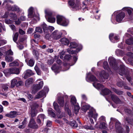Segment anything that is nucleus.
Here are the masks:
<instances>
[{
    "mask_svg": "<svg viewBox=\"0 0 133 133\" xmlns=\"http://www.w3.org/2000/svg\"><path fill=\"white\" fill-rule=\"evenodd\" d=\"M100 81L104 82L105 79H107L109 78L108 74L104 71H102L100 74Z\"/></svg>",
    "mask_w": 133,
    "mask_h": 133,
    "instance_id": "nucleus-12",
    "label": "nucleus"
},
{
    "mask_svg": "<svg viewBox=\"0 0 133 133\" xmlns=\"http://www.w3.org/2000/svg\"><path fill=\"white\" fill-rule=\"evenodd\" d=\"M20 79L17 82V84H16V86L17 87L22 85L23 84V82L22 81H19Z\"/></svg>",
    "mask_w": 133,
    "mask_h": 133,
    "instance_id": "nucleus-55",
    "label": "nucleus"
},
{
    "mask_svg": "<svg viewBox=\"0 0 133 133\" xmlns=\"http://www.w3.org/2000/svg\"><path fill=\"white\" fill-rule=\"evenodd\" d=\"M115 127L116 131L118 133H129V127L128 126L126 127V131H124L123 129L121 127V123L118 121H116Z\"/></svg>",
    "mask_w": 133,
    "mask_h": 133,
    "instance_id": "nucleus-5",
    "label": "nucleus"
},
{
    "mask_svg": "<svg viewBox=\"0 0 133 133\" xmlns=\"http://www.w3.org/2000/svg\"><path fill=\"white\" fill-rule=\"evenodd\" d=\"M100 128H103L104 129H106L107 128V125L105 122L101 123L99 127Z\"/></svg>",
    "mask_w": 133,
    "mask_h": 133,
    "instance_id": "nucleus-38",
    "label": "nucleus"
},
{
    "mask_svg": "<svg viewBox=\"0 0 133 133\" xmlns=\"http://www.w3.org/2000/svg\"><path fill=\"white\" fill-rule=\"evenodd\" d=\"M10 16L11 18V19L14 20H16L17 17L16 15L14 13H11L10 14Z\"/></svg>",
    "mask_w": 133,
    "mask_h": 133,
    "instance_id": "nucleus-45",
    "label": "nucleus"
},
{
    "mask_svg": "<svg viewBox=\"0 0 133 133\" xmlns=\"http://www.w3.org/2000/svg\"><path fill=\"white\" fill-rule=\"evenodd\" d=\"M126 43L128 44H133V38L131 37L129 39L126 40Z\"/></svg>",
    "mask_w": 133,
    "mask_h": 133,
    "instance_id": "nucleus-44",
    "label": "nucleus"
},
{
    "mask_svg": "<svg viewBox=\"0 0 133 133\" xmlns=\"http://www.w3.org/2000/svg\"><path fill=\"white\" fill-rule=\"evenodd\" d=\"M7 43V41L5 40H0V44L1 46V45H4Z\"/></svg>",
    "mask_w": 133,
    "mask_h": 133,
    "instance_id": "nucleus-63",
    "label": "nucleus"
},
{
    "mask_svg": "<svg viewBox=\"0 0 133 133\" xmlns=\"http://www.w3.org/2000/svg\"><path fill=\"white\" fill-rule=\"evenodd\" d=\"M104 68L107 70L108 71L110 70V68L108 66V64L107 61H104L103 64V65Z\"/></svg>",
    "mask_w": 133,
    "mask_h": 133,
    "instance_id": "nucleus-42",
    "label": "nucleus"
},
{
    "mask_svg": "<svg viewBox=\"0 0 133 133\" xmlns=\"http://www.w3.org/2000/svg\"><path fill=\"white\" fill-rule=\"evenodd\" d=\"M26 96L30 100H31V99L33 98V96L31 94L29 93L27 94Z\"/></svg>",
    "mask_w": 133,
    "mask_h": 133,
    "instance_id": "nucleus-61",
    "label": "nucleus"
},
{
    "mask_svg": "<svg viewBox=\"0 0 133 133\" xmlns=\"http://www.w3.org/2000/svg\"><path fill=\"white\" fill-rule=\"evenodd\" d=\"M8 9L9 10H12L14 11H16L18 12L20 11L19 8L18 6L15 5H14L12 6H10Z\"/></svg>",
    "mask_w": 133,
    "mask_h": 133,
    "instance_id": "nucleus-27",
    "label": "nucleus"
},
{
    "mask_svg": "<svg viewBox=\"0 0 133 133\" xmlns=\"http://www.w3.org/2000/svg\"><path fill=\"white\" fill-rule=\"evenodd\" d=\"M12 2V1L10 0H4V2L3 3V4L4 5H5L9 9V7L11 6L9 5V6H8V5L9 4V3H11Z\"/></svg>",
    "mask_w": 133,
    "mask_h": 133,
    "instance_id": "nucleus-39",
    "label": "nucleus"
},
{
    "mask_svg": "<svg viewBox=\"0 0 133 133\" xmlns=\"http://www.w3.org/2000/svg\"><path fill=\"white\" fill-rule=\"evenodd\" d=\"M70 102L71 104L73 105L78 103L77 102V100L75 97L74 96H72V97L71 99Z\"/></svg>",
    "mask_w": 133,
    "mask_h": 133,
    "instance_id": "nucleus-31",
    "label": "nucleus"
},
{
    "mask_svg": "<svg viewBox=\"0 0 133 133\" xmlns=\"http://www.w3.org/2000/svg\"><path fill=\"white\" fill-rule=\"evenodd\" d=\"M31 44L32 46L35 45L37 46L38 45L37 42L34 39H32L31 41Z\"/></svg>",
    "mask_w": 133,
    "mask_h": 133,
    "instance_id": "nucleus-58",
    "label": "nucleus"
},
{
    "mask_svg": "<svg viewBox=\"0 0 133 133\" xmlns=\"http://www.w3.org/2000/svg\"><path fill=\"white\" fill-rule=\"evenodd\" d=\"M112 90L117 95H122L123 93V91H121L117 89L114 88H112Z\"/></svg>",
    "mask_w": 133,
    "mask_h": 133,
    "instance_id": "nucleus-36",
    "label": "nucleus"
},
{
    "mask_svg": "<svg viewBox=\"0 0 133 133\" xmlns=\"http://www.w3.org/2000/svg\"><path fill=\"white\" fill-rule=\"evenodd\" d=\"M49 91L48 88L47 87H45L44 88V90L41 91L38 93L37 95L36 96L35 99H39L45 96V93L48 92Z\"/></svg>",
    "mask_w": 133,
    "mask_h": 133,
    "instance_id": "nucleus-8",
    "label": "nucleus"
},
{
    "mask_svg": "<svg viewBox=\"0 0 133 133\" xmlns=\"http://www.w3.org/2000/svg\"><path fill=\"white\" fill-rule=\"evenodd\" d=\"M61 94L59 93L58 95V103L61 107H63L64 105V98H66V100H68V96L66 95H65L64 97L61 96Z\"/></svg>",
    "mask_w": 133,
    "mask_h": 133,
    "instance_id": "nucleus-9",
    "label": "nucleus"
},
{
    "mask_svg": "<svg viewBox=\"0 0 133 133\" xmlns=\"http://www.w3.org/2000/svg\"><path fill=\"white\" fill-rule=\"evenodd\" d=\"M124 83V82L123 81H120L117 83V85L118 87L122 88L123 87Z\"/></svg>",
    "mask_w": 133,
    "mask_h": 133,
    "instance_id": "nucleus-49",
    "label": "nucleus"
},
{
    "mask_svg": "<svg viewBox=\"0 0 133 133\" xmlns=\"http://www.w3.org/2000/svg\"><path fill=\"white\" fill-rule=\"evenodd\" d=\"M125 16V13L124 12H122L118 14L116 17L117 21L118 22H121Z\"/></svg>",
    "mask_w": 133,
    "mask_h": 133,
    "instance_id": "nucleus-14",
    "label": "nucleus"
},
{
    "mask_svg": "<svg viewBox=\"0 0 133 133\" xmlns=\"http://www.w3.org/2000/svg\"><path fill=\"white\" fill-rule=\"evenodd\" d=\"M17 112L16 111H11L9 114H6L5 116L6 117L13 118L16 117L17 115Z\"/></svg>",
    "mask_w": 133,
    "mask_h": 133,
    "instance_id": "nucleus-19",
    "label": "nucleus"
},
{
    "mask_svg": "<svg viewBox=\"0 0 133 133\" xmlns=\"http://www.w3.org/2000/svg\"><path fill=\"white\" fill-rule=\"evenodd\" d=\"M70 125L74 127H77V124L75 121L71 122L70 123Z\"/></svg>",
    "mask_w": 133,
    "mask_h": 133,
    "instance_id": "nucleus-56",
    "label": "nucleus"
},
{
    "mask_svg": "<svg viewBox=\"0 0 133 133\" xmlns=\"http://www.w3.org/2000/svg\"><path fill=\"white\" fill-rule=\"evenodd\" d=\"M55 72H58L59 67L57 66L56 65H54L51 68Z\"/></svg>",
    "mask_w": 133,
    "mask_h": 133,
    "instance_id": "nucleus-43",
    "label": "nucleus"
},
{
    "mask_svg": "<svg viewBox=\"0 0 133 133\" xmlns=\"http://www.w3.org/2000/svg\"><path fill=\"white\" fill-rule=\"evenodd\" d=\"M90 121L91 122V124L90 125H85L83 127L85 129H90V130H94V128L92 127V125H93L94 124V122L93 120L91 118L90 119Z\"/></svg>",
    "mask_w": 133,
    "mask_h": 133,
    "instance_id": "nucleus-23",
    "label": "nucleus"
},
{
    "mask_svg": "<svg viewBox=\"0 0 133 133\" xmlns=\"http://www.w3.org/2000/svg\"><path fill=\"white\" fill-rule=\"evenodd\" d=\"M34 75V73L30 69L27 70L26 71V72L24 76L25 78H26L28 77Z\"/></svg>",
    "mask_w": 133,
    "mask_h": 133,
    "instance_id": "nucleus-24",
    "label": "nucleus"
},
{
    "mask_svg": "<svg viewBox=\"0 0 133 133\" xmlns=\"http://www.w3.org/2000/svg\"><path fill=\"white\" fill-rule=\"evenodd\" d=\"M69 5L72 8L74 11L80 9L81 8V4L79 1H76L75 2V0H69L68 2Z\"/></svg>",
    "mask_w": 133,
    "mask_h": 133,
    "instance_id": "nucleus-4",
    "label": "nucleus"
},
{
    "mask_svg": "<svg viewBox=\"0 0 133 133\" xmlns=\"http://www.w3.org/2000/svg\"><path fill=\"white\" fill-rule=\"evenodd\" d=\"M45 17L49 22L53 23L55 21V18L54 17L55 13L51 10L48 9L45 11Z\"/></svg>",
    "mask_w": 133,
    "mask_h": 133,
    "instance_id": "nucleus-3",
    "label": "nucleus"
},
{
    "mask_svg": "<svg viewBox=\"0 0 133 133\" xmlns=\"http://www.w3.org/2000/svg\"><path fill=\"white\" fill-rule=\"evenodd\" d=\"M84 102H81L82 109L84 112H85L90 108V106L89 105L86 104H84Z\"/></svg>",
    "mask_w": 133,
    "mask_h": 133,
    "instance_id": "nucleus-22",
    "label": "nucleus"
},
{
    "mask_svg": "<svg viewBox=\"0 0 133 133\" xmlns=\"http://www.w3.org/2000/svg\"><path fill=\"white\" fill-rule=\"evenodd\" d=\"M124 89L127 90H131V88L130 87H128L127 85V84L124 83V84L123 85V87Z\"/></svg>",
    "mask_w": 133,
    "mask_h": 133,
    "instance_id": "nucleus-59",
    "label": "nucleus"
},
{
    "mask_svg": "<svg viewBox=\"0 0 133 133\" xmlns=\"http://www.w3.org/2000/svg\"><path fill=\"white\" fill-rule=\"evenodd\" d=\"M45 32H44L45 34V39H49L50 38V33L49 31H46Z\"/></svg>",
    "mask_w": 133,
    "mask_h": 133,
    "instance_id": "nucleus-48",
    "label": "nucleus"
},
{
    "mask_svg": "<svg viewBox=\"0 0 133 133\" xmlns=\"http://www.w3.org/2000/svg\"><path fill=\"white\" fill-rule=\"evenodd\" d=\"M88 115L89 117L93 118L96 120L98 116V114L96 112L95 110L92 109L89 112Z\"/></svg>",
    "mask_w": 133,
    "mask_h": 133,
    "instance_id": "nucleus-16",
    "label": "nucleus"
},
{
    "mask_svg": "<svg viewBox=\"0 0 133 133\" xmlns=\"http://www.w3.org/2000/svg\"><path fill=\"white\" fill-rule=\"evenodd\" d=\"M124 111L126 113L128 114H131L132 112V111L130 109L127 108L125 109Z\"/></svg>",
    "mask_w": 133,
    "mask_h": 133,
    "instance_id": "nucleus-62",
    "label": "nucleus"
},
{
    "mask_svg": "<svg viewBox=\"0 0 133 133\" xmlns=\"http://www.w3.org/2000/svg\"><path fill=\"white\" fill-rule=\"evenodd\" d=\"M59 41L62 44L65 45H68L69 43V40L65 38L61 39Z\"/></svg>",
    "mask_w": 133,
    "mask_h": 133,
    "instance_id": "nucleus-25",
    "label": "nucleus"
},
{
    "mask_svg": "<svg viewBox=\"0 0 133 133\" xmlns=\"http://www.w3.org/2000/svg\"><path fill=\"white\" fill-rule=\"evenodd\" d=\"M62 33H64V34H66V32L64 30H62L61 31L56 30L52 33L51 36L54 39L58 40L61 37Z\"/></svg>",
    "mask_w": 133,
    "mask_h": 133,
    "instance_id": "nucleus-6",
    "label": "nucleus"
},
{
    "mask_svg": "<svg viewBox=\"0 0 133 133\" xmlns=\"http://www.w3.org/2000/svg\"><path fill=\"white\" fill-rule=\"evenodd\" d=\"M42 27L43 29L44 32H45L47 31H49L48 27L45 23H43L42 25Z\"/></svg>",
    "mask_w": 133,
    "mask_h": 133,
    "instance_id": "nucleus-41",
    "label": "nucleus"
},
{
    "mask_svg": "<svg viewBox=\"0 0 133 133\" xmlns=\"http://www.w3.org/2000/svg\"><path fill=\"white\" fill-rule=\"evenodd\" d=\"M127 55L130 58L132 59L130 60L129 61L132 64H133V53L131 52H128L127 54Z\"/></svg>",
    "mask_w": 133,
    "mask_h": 133,
    "instance_id": "nucleus-35",
    "label": "nucleus"
},
{
    "mask_svg": "<svg viewBox=\"0 0 133 133\" xmlns=\"http://www.w3.org/2000/svg\"><path fill=\"white\" fill-rule=\"evenodd\" d=\"M114 35L113 34L111 33L109 35V38L111 41L113 43H116L119 40V38L117 36H115L114 37V41L113 40L112 38L114 36Z\"/></svg>",
    "mask_w": 133,
    "mask_h": 133,
    "instance_id": "nucleus-20",
    "label": "nucleus"
},
{
    "mask_svg": "<svg viewBox=\"0 0 133 133\" xmlns=\"http://www.w3.org/2000/svg\"><path fill=\"white\" fill-rule=\"evenodd\" d=\"M57 22L58 24L63 26H66L68 23V21L65 18L59 15L57 16Z\"/></svg>",
    "mask_w": 133,
    "mask_h": 133,
    "instance_id": "nucleus-7",
    "label": "nucleus"
},
{
    "mask_svg": "<svg viewBox=\"0 0 133 133\" xmlns=\"http://www.w3.org/2000/svg\"><path fill=\"white\" fill-rule=\"evenodd\" d=\"M53 106L57 112V116L58 118H61L63 117V115H62L63 113H62L61 115H59L60 114L61 111L59 109V106L55 102H54L53 103Z\"/></svg>",
    "mask_w": 133,
    "mask_h": 133,
    "instance_id": "nucleus-13",
    "label": "nucleus"
},
{
    "mask_svg": "<svg viewBox=\"0 0 133 133\" xmlns=\"http://www.w3.org/2000/svg\"><path fill=\"white\" fill-rule=\"evenodd\" d=\"M125 120L128 124L131 125H133V118H131L129 117H128L126 118Z\"/></svg>",
    "mask_w": 133,
    "mask_h": 133,
    "instance_id": "nucleus-37",
    "label": "nucleus"
},
{
    "mask_svg": "<svg viewBox=\"0 0 133 133\" xmlns=\"http://www.w3.org/2000/svg\"><path fill=\"white\" fill-rule=\"evenodd\" d=\"M54 62V59H49L48 61V63L49 65H51Z\"/></svg>",
    "mask_w": 133,
    "mask_h": 133,
    "instance_id": "nucleus-64",
    "label": "nucleus"
},
{
    "mask_svg": "<svg viewBox=\"0 0 133 133\" xmlns=\"http://www.w3.org/2000/svg\"><path fill=\"white\" fill-rule=\"evenodd\" d=\"M33 10V8L32 7H31L28 10L29 17H34V19L36 21L39 20V15L37 14L34 16Z\"/></svg>",
    "mask_w": 133,
    "mask_h": 133,
    "instance_id": "nucleus-10",
    "label": "nucleus"
},
{
    "mask_svg": "<svg viewBox=\"0 0 133 133\" xmlns=\"http://www.w3.org/2000/svg\"><path fill=\"white\" fill-rule=\"evenodd\" d=\"M35 31L40 33H42L43 32L42 29L39 27H37L36 28Z\"/></svg>",
    "mask_w": 133,
    "mask_h": 133,
    "instance_id": "nucleus-53",
    "label": "nucleus"
},
{
    "mask_svg": "<svg viewBox=\"0 0 133 133\" xmlns=\"http://www.w3.org/2000/svg\"><path fill=\"white\" fill-rule=\"evenodd\" d=\"M86 79L88 82L91 81L94 82L93 84V85L98 90L102 89L104 88V86L102 85L97 82L99 81L90 72L87 74Z\"/></svg>",
    "mask_w": 133,
    "mask_h": 133,
    "instance_id": "nucleus-2",
    "label": "nucleus"
},
{
    "mask_svg": "<svg viewBox=\"0 0 133 133\" xmlns=\"http://www.w3.org/2000/svg\"><path fill=\"white\" fill-rule=\"evenodd\" d=\"M20 79L19 77H17L14 78L11 81V88L14 87L16 85V84L18 81Z\"/></svg>",
    "mask_w": 133,
    "mask_h": 133,
    "instance_id": "nucleus-21",
    "label": "nucleus"
},
{
    "mask_svg": "<svg viewBox=\"0 0 133 133\" xmlns=\"http://www.w3.org/2000/svg\"><path fill=\"white\" fill-rule=\"evenodd\" d=\"M12 72L11 68L5 70L3 71V72L5 74V75L6 77H8L11 74H12Z\"/></svg>",
    "mask_w": 133,
    "mask_h": 133,
    "instance_id": "nucleus-26",
    "label": "nucleus"
},
{
    "mask_svg": "<svg viewBox=\"0 0 133 133\" xmlns=\"http://www.w3.org/2000/svg\"><path fill=\"white\" fill-rule=\"evenodd\" d=\"M102 92L105 95L111 94V92L110 90L107 88H105L102 90Z\"/></svg>",
    "mask_w": 133,
    "mask_h": 133,
    "instance_id": "nucleus-34",
    "label": "nucleus"
},
{
    "mask_svg": "<svg viewBox=\"0 0 133 133\" xmlns=\"http://www.w3.org/2000/svg\"><path fill=\"white\" fill-rule=\"evenodd\" d=\"M67 103H66L65 104V111L68 112L69 116L71 117V112L70 110L69 109L68 107H67Z\"/></svg>",
    "mask_w": 133,
    "mask_h": 133,
    "instance_id": "nucleus-40",
    "label": "nucleus"
},
{
    "mask_svg": "<svg viewBox=\"0 0 133 133\" xmlns=\"http://www.w3.org/2000/svg\"><path fill=\"white\" fill-rule=\"evenodd\" d=\"M12 74H18L19 73V69L16 68H11Z\"/></svg>",
    "mask_w": 133,
    "mask_h": 133,
    "instance_id": "nucleus-32",
    "label": "nucleus"
},
{
    "mask_svg": "<svg viewBox=\"0 0 133 133\" xmlns=\"http://www.w3.org/2000/svg\"><path fill=\"white\" fill-rule=\"evenodd\" d=\"M28 127L33 129H37L38 128V125L35 122L33 118H31L28 125Z\"/></svg>",
    "mask_w": 133,
    "mask_h": 133,
    "instance_id": "nucleus-11",
    "label": "nucleus"
},
{
    "mask_svg": "<svg viewBox=\"0 0 133 133\" xmlns=\"http://www.w3.org/2000/svg\"><path fill=\"white\" fill-rule=\"evenodd\" d=\"M77 46V44L75 42H72L70 43V48H75Z\"/></svg>",
    "mask_w": 133,
    "mask_h": 133,
    "instance_id": "nucleus-47",
    "label": "nucleus"
},
{
    "mask_svg": "<svg viewBox=\"0 0 133 133\" xmlns=\"http://www.w3.org/2000/svg\"><path fill=\"white\" fill-rule=\"evenodd\" d=\"M2 88L4 91H7L8 89V86L5 84L3 85L2 86Z\"/></svg>",
    "mask_w": 133,
    "mask_h": 133,
    "instance_id": "nucleus-60",
    "label": "nucleus"
},
{
    "mask_svg": "<svg viewBox=\"0 0 133 133\" xmlns=\"http://www.w3.org/2000/svg\"><path fill=\"white\" fill-rule=\"evenodd\" d=\"M43 81H41L39 84L35 85L34 87L33 91L36 92L37 90L41 88L43 86Z\"/></svg>",
    "mask_w": 133,
    "mask_h": 133,
    "instance_id": "nucleus-17",
    "label": "nucleus"
},
{
    "mask_svg": "<svg viewBox=\"0 0 133 133\" xmlns=\"http://www.w3.org/2000/svg\"><path fill=\"white\" fill-rule=\"evenodd\" d=\"M19 64L16 61H14L12 62H11L10 63L9 66H17Z\"/></svg>",
    "mask_w": 133,
    "mask_h": 133,
    "instance_id": "nucleus-52",
    "label": "nucleus"
},
{
    "mask_svg": "<svg viewBox=\"0 0 133 133\" xmlns=\"http://www.w3.org/2000/svg\"><path fill=\"white\" fill-rule=\"evenodd\" d=\"M111 98L112 101L117 104H121L122 103V101L118 97L114 95H111Z\"/></svg>",
    "mask_w": 133,
    "mask_h": 133,
    "instance_id": "nucleus-15",
    "label": "nucleus"
},
{
    "mask_svg": "<svg viewBox=\"0 0 133 133\" xmlns=\"http://www.w3.org/2000/svg\"><path fill=\"white\" fill-rule=\"evenodd\" d=\"M35 63V61L33 59H31L29 61L28 63V65L30 66H32Z\"/></svg>",
    "mask_w": 133,
    "mask_h": 133,
    "instance_id": "nucleus-46",
    "label": "nucleus"
},
{
    "mask_svg": "<svg viewBox=\"0 0 133 133\" xmlns=\"http://www.w3.org/2000/svg\"><path fill=\"white\" fill-rule=\"evenodd\" d=\"M73 105L74 106V110L75 112H77L78 111L79 109V107L78 105V103L75 105Z\"/></svg>",
    "mask_w": 133,
    "mask_h": 133,
    "instance_id": "nucleus-50",
    "label": "nucleus"
},
{
    "mask_svg": "<svg viewBox=\"0 0 133 133\" xmlns=\"http://www.w3.org/2000/svg\"><path fill=\"white\" fill-rule=\"evenodd\" d=\"M49 114L51 117H55L56 116L55 114L53 111V109L51 108H50L48 110Z\"/></svg>",
    "mask_w": 133,
    "mask_h": 133,
    "instance_id": "nucleus-29",
    "label": "nucleus"
},
{
    "mask_svg": "<svg viewBox=\"0 0 133 133\" xmlns=\"http://www.w3.org/2000/svg\"><path fill=\"white\" fill-rule=\"evenodd\" d=\"M18 36V34L17 32H16L14 34V36L13 37V40L15 42L17 41Z\"/></svg>",
    "mask_w": 133,
    "mask_h": 133,
    "instance_id": "nucleus-51",
    "label": "nucleus"
},
{
    "mask_svg": "<svg viewBox=\"0 0 133 133\" xmlns=\"http://www.w3.org/2000/svg\"><path fill=\"white\" fill-rule=\"evenodd\" d=\"M108 62L110 65L112 66L114 69L116 70L118 73L122 76H125L128 81L131 83V85H133V77L130 76L129 74V71L127 68L124 64L121 63L120 65V68L119 71L117 70L118 66L116 64V60L113 58L110 57L108 59Z\"/></svg>",
    "mask_w": 133,
    "mask_h": 133,
    "instance_id": "nucleus-1",
    "label": "nucleus"
},
{
    "mask_svg": "<svg viewBox=\"0 0 133 133\" xmlns=\"http://www.w3.org/2000/svg\"><path fill=\"white\" fill-rule=\"evenodd\" d=\"M44 118V115L43 114H40L37 117V121L39 125L41 126L43 124V123H42L41 121H43Z\"/></svg>",
    "mask_w": 133,
    "mask_h": 133,
    "instance_id": "nucleus-18",
    "label": "nucleus"
},
{
    "mask_svg": "<svg viewBox=\"0 0 133 133\" xmlns=\"http://www.w3.org/2000/svg\"><path fill=\"white\" fill-rule=\"evenodd\" d=\"M116 54L117 56L121 55L122 54L121 50L120 49H117L115 51Z\"/></svg>",
    "mask_w": 133,
    "mask_h": 133,
    "instance_id": "nucleus-54",
    "label": "nucleus"
},
{
    "mask_svg": "<svg viewBox=\"0 0 133 133\" xmlns=\"http://www.w3.org/2000/svg\"><path fill=\"white\" fill-rule=\"evenodd\" d=\"M6 55H13V53L11 49L6 51Z\"/></svg>",
    "mask_w": 133,
    "mask_h": 133,
    "instance_id": "nucleus-57",
    "label": "nucleus"
},
{
    "mask_svg": "<svg viewBox=\"0 0 133 133\" xmlns=\"http://www.w3.org/2000/svg\"><path fill=\"white\" fill-rule=\"evenodd\" d=\"M5 58L6 61L8 62H11L14 60L13 57L9 55H6Z\"/></svg>",
    "mask_w": 133,
    "mask_h": 133,
    "instance_id": "nucleus-30",
    "label": "nucleus"
},
{
    "mask_svg": "<svg viewBox=\"0 0 133 133\" xmlns=\"http://www.w3.org/2000/svg\"><path fill=\"white\" fill-rule=\"evenodd\" d=\"M123 10L126 11L129 15H131L132 14H133V9H132L126 7L124 8L123 9Z\"/></svg>",
    "mask_w": 133,
    "mask_h": 133,
    "instance_id": "nucleus-28",
    "label": "nucleus"
},
{
    "mask_svg": "<svg viewBox=\"0 0 133 133\" xmlns=\"http://www.w3.org/2000/svg\"><path fill=\"white\" fill-rule=\"evenodd\" d=\"M33 82V79L32 78H29L27 79L25 81V84L26 87H28L29 85L32 83Z\"/></svg>",
    "mask_w": 133,
    "mask_h": 133,
    "instance_id": "nucleus-33",
    "label": "nucleus"
}]
</instances>
